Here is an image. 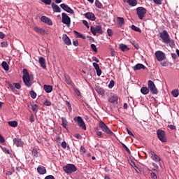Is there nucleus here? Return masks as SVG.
I'll use <instances>...</instances> for the list:
<instances>
[{
    "label": "nucleus",
    "instance_id": "nucleus-39",
    "mask_svg": "<svg viewBox=\"0 0 179 179\" xmlns=\"http://www.w3.org/2000/svg\"><path fill=\"white\" fill-rule=\"evenodd\" d=\"M41 2L45 3V5H52V0H41Z\"/></svg>",
    "mask_w": 179,
    "mask_h": 179
},
{
    "label": "nucleus",
    "instance_id": "nucleus-5",
    "mask_svg": "<svg viewBox=\"0 0 179 179\" xmlns=\"http://www.w3.org/2000/svg\"><path fill=\"white\" fill-rule=\"evenodd\" d=\"M90 30L93 36H96L97 34H103V28L100 25H96V27L91 26Z\"/></svg>",
    "mask_w": 179,
    "mask_h": 179
},
{
    "label": "nucleus",
    "instance_id": "nucleus-48",
    "mask_svg": "<svg viewBox=\"0 0 179 179\" xmlns=\"http://www.w3.org/2000/svg\"><path fill=\"white\" fill-rule=\"evenodd\" d=\"M43 105L46 106L47 107H50L51 106V101L46 100L44 103Z\"/></svg>",
    "mask_w": 179,
    "mask_h": 179
},
{
    "label": "nucleus",
    "instance_id": "nucleus-51",
    "mask_svg": "<svg viewBox=\"0 0 179 179\" xmlns=\"http://www.w3.org/2000/svg\"><path fill=\"white\" fill-rule=\"evenodd\" d=\"M107 33H108V35L109 36V37H113V30L112 29H108L107 30Z\"/></svg>",
    "mask_w": 179,
    "mask_h": 179
},
{
    "label": "nucleus",
    "instance_id": "nucleus-33",
    "mask_svg": "<svg viewBox=\"0 0 179 179\" xmlns=\"http://www.w3.org/2000/svg\"><path fill=\"white\" fill-rule=\"evenodd\" d=\"M8 124L10 125V127H13V128H16V127H17V121H9Z\"/></svg>",
    "mask_w": 179,
    "mask_h": 179
},
{
    "label": "nucleus",
    "instance_id": "nucleus-10",
    "mask_svg": "<svg viewBox=\"0 0 179 179\" xmlns=\"http://www.w3.org/2000/svg\"><path fill=\"white\" fill-rule=\"evenodd\" d=\"M155 57L157 61L159 62H162V61H164V59H166V54L160 50L155 52Z\"/></svg>",
    "mask_w": 179,
    "mask_h": 179
},
{
    "label": "nucleus",
    "instance_id": "nucleus-53",
    "mask_svg": "<svg viewBox=\"0 0 179 179\" xmlns=\"http://www.w3.org/2000/svg\"><path fill=\"white\" fill-rule=\"evenodd\" d=\"M153 2L156 3V5H162V0H153Z\"/></svg>",
    "mask_w": 179,
    "mask_h": 179
},
{
    "label": "nucleus",
    "instance_id": "nucleus-12",
    "mask_svg": "<svg viewBox=\"0 0 179 179\" xmlns=\"http://www.w3.org/2000/svg\"><path fill=\"white\" fill-rule=\"evenodd\" d=\"M76 118H77L78 127H80V128H82V129L86 131V124H85V121H83V119H82V117L78 116Z\"/></svg>",
    "mask_w": 179,
    "mask_h": 179
},
{
    "label": "nucleus",
    "instance_id": "nucleus-61",
    "mask_svg": "<svg viewBox=\"0 0 179 179\" xmlns=\"http://www.w3.org/2000/svg\"><path fill=\"white\" fill-rule=\"evenodd\" d=\"M0 38L3 39L5 38V34L3 32L0 31Z\"/></svg>",
    "mask_w": 179,
    "mask_h": 179
},
{
    "label": "nucleus",
    "instance_id": "nucleus-25",
    "mask_svg": "<svg viewBox=\"0 0 179 179\" xmlns=\"http://www.w3.org/2000/svg\"><path fill=\"white\" fill-rule=\"evenodd\" d=\"M39 64H41V66L43 68V69H45L47 68V66L45 65V59H44V57L39 58Z\"/></svg>",
    "mask_w": 179,
    "mask_h": 179
},
{
    "label": "nucleus",
    "instance_id": "nucleus-21",
    "mask_svg": "<svg viewBox=\"0 0 179 179\" xmlns=\"http://www.w3.org/2000/svg\"><path fill=\"white\" fill-rule=\"evenodd\" d=\"M14 145H16L17 147H20L23 145V142H22V139L19 138H15L13 139Z\"/></svg>",
    "mask_w": 179,
    "mask_h": 179
},
{
    "label": "nucleus",
    "instance_id": "nucleus-16",
    "mask_svg": "<svg viewBox=\"0 0 179 179\" xmlns=\"http://www.w3.org/2000/svg\"><path fill=\"white\" fill-rule=\"evenodd\" d=\"M37 171L38 173V174H46L47 173V169H45V167H44L43 166L39 165L37 168Z\"/></svg>",
    "mask_w": 179,
    "mask_h": 179
},
{
    "label": "nucleus",
    "instance_id": "nucleus-32",
    "mask_svg": "<svg viewBox=\"0 0 179 179\" xmlns=\"http://www.w3.org/2000/svg\"><path fill=\"white\" fill-rule=\"evenodd\" d=\"M1 66L3 67L4 71H9V65H8V63L6 62H3L1 63Z\"/></svg>",
    "mask_w": 179,
    "mask_h": 179
},
{
    "label": "nucleus",
    "instance_id": "nucleus-15",
    "mask_svg": "<svg viewBox=\"0 0 179 179\" xmlns=\"http://www.w3.org/2000/svg\"><path fill=\"white\" fill-rule=\"evenodd\" d=\"M41 20L43 22V23H46V24H48L49 26H52V20H51V18L43 15L41 17Z\"/></svg>",
    "mask_w": 179,
    "mask_h": 179
},
{
    "label": "nucleus",
    "instance_id": "nucleus-3",
    "mask_svg": "<svg viewBox=\"0 0 179 179\" xmlns=\"http://www.w3.org/2000/svg\"><path fill=\"white\" fill-rule=\"evenodd\" d=\"M64 171L67 174H72V173H75L78 170L76 166L72 164H68L66 166H64Z\"/></svg>",
    "mask_w": 179,
    "mask_h": 179
},
{
    "label": "nucleus",
    "instance_id": "nucleus-55",
    "mask_svg": "<svg viewBox=\"0 0 179 179\" xmlns=\"http://www.w3.org/2000/svg\"><path fill=\"white\" fill-rule=\"evenodd\" d=\"M66 145H67V144H66V141L62 142V148L63 149H66Z\"/></svg>",
    "mask_w": 179,
    "mask_h": 179
},
{
    "label": "nucleus",
    "instance_id": "nucleus-46",
    "mask_svg": "<svg viewBox=\"0 0 179 179\" xmlns=\"http://www.w3.org/2000/svg\"><path fill=\"white\" fill-rule=\"evenodd\" d=\"M91 48L92 51H94V52H97V47H96V45L91 44Z\"/></svg>",
    "mask_w": 179,
    "mask_h": 179
},
{
    "label": "nucleus",
    "instance_id": "nucleus-54",
    "mask_svg": "<svg viewBox=\"0 0 179 179\" xmlns=\"http://www.w3.org/2000/svg\"><path fill=\"white\" fill-rule=\"evenodd\" d=\"M150 176H151V178H152L153 179H157V176L156 175L155 173L152 172Z\"/></svg>",
    "mask_w": 179,
    "mask_h": 179
},
{
    "label": "nucleus",
    "instance_id": "nucleus-9",
    "mask_svg": "<svg viewBox=\"0 0 179 179\" xmlns=\"http://www.w3.org/2000/svg\"><path fill=\"white\" fill-rule=\"evenodd\" d=\"M159 37L164 43H166L170 39V35L166 30H164L159 33Z\"/></svg>",
    "mask_w": 179,
    "mask_h": 179
},
{
    "label": "nucleus",
    "instance_id": "nucleus-58",
    "mask_svg": "<svg viewBox=\"0 0 179 179\" xmlns=\"http://www.w3.org/2000/svg\"><path fill=\"white\" fill-rule=\"evenodd\" d=\"M29 121L30 122H34V116L33 115H30Z\"/></svg>",
    "mask_w": 179,
    "mask_h": 179
},
{
    "label": "nucleus",
    "instance_id": "nucleus-1",
    "mask_svg": "<svg viewBox=\"0 0 179 179\" xmlns=\"http://www.w3.org/2000/svg\"><path fill=\"white\" fill-rule=\"evenodd\" d=\"M22 73V80L25 86L27 87H31V85L34 83V77L33 75H30V73H29V71H27L26 69H23Z\"/></svg>",
    "mask_w": 179,
    "mask_h": 179
},
{
    "label": "nucleus",
    "instance_id": "nucleus-19",
    "mask_svg": "<svg viewBox=\"0 0 179 179\" xmlns=\"http://www.w3.org/2000/svg\"><path fill=\"white\" fill-rule=\"evenodd\" d=\"M134 71H140V69H146V66L142 64H137L133 66Z\"/></svg>",
    "mask_w": 179,
    "mask_h": 179
},
{
    "label": "nucleus",
    "instance_id": "nucleus-22",
    "mask_svg": "<svg viewBox=\"0 0 179 179\" xmlns=\"http://www.w3.org/2000/svg\"><path fill=\"white\" fill-rule=\"evenodd\" d=\"M52 8L53 9V12L61 13V8L55 3H52Z\"/></svg>",
    "mask_w": 179,
    "mask_h": 179
},
{
    "label": "nucleus",
    "instance_id": "nucleus-31",
    "mask_svg": "<svg viewBox=\"0 0 179 179\" xmlns=\"http://www.w3.org/2000/svg\"><path fill=\"white\" fill-rule=\"evenodd\" d=\"M130 6H136L138 5V1L136 0H128V3Z\"/></svg>",
    "mask_w": 179,
    "mask_h": 179
},
{
    "label": "nucleus",
    "instance_id": "nucleus-59",
    "mask_svg": "<svg viewBox=\"0 0 179 179\" xmlns=\"http://www.w3.org/2000/svg\"><path fill=\"white\" fill-rule=\"evenodd\" d=\"M5 138L0 134V143H4Z\"/></svg>",
    "mask_w": 179,
    "mask_h": 179
},
{
    "label": "nucleus",
    "instance_id": "nucleus-18",
    "mask_svg": "<svg viewBox=\"0 0 179 179\" xmlns=\"http://www.w3.org/2000/svg\"><path fill=\"white\" fill-rule=\"evenodd\" d=\"M85 17H87V19H89L90 20H96V15H94V14H93L92 13H87L85 14Z\"/></svg>",
    "mask_w": 179,
    "mask_h": 179
},
{
    "label": "nucleus",
    "instance_id": "nucleus-43",
    "mask_svg": "<svg viewBox=\"0 0 179 179\" xmlns=\"http://www.w3.org/2000/svg\"><path fill=\"white\" fill-rule=\"evenodd\" d=\"M122 148H124V149L126 150V152H127V153H129L130 155L131 150H129V148H128V147L124 143H122Z\"/></svg>",
    "mask_w": 179,
    "mask_h": 179
},
{
    "label": "nucleus",
    "instance_id": "nucleus-35",
    "mask_svg": "<svg viewBox=\"0 0 179 179\" xmlns=\"http://www.w3.org/2000/svg\"><path fill=\"white\" fill-rule=\"evenodd\" d=\"M131 30H134V31H137L138 33H142V30L135 25H131Z\"/></svg>",
    "mask_w": 179,
    "mask_h": 179
},
{
    "label": "nucleus",
    "instance_id": "nucleus-36",
    "mask_svg": "<svg viewBox=\"0 0 179 179\" xmlns=\"http://www.w3.org/2000/svg\"><path fill=\"white\" fill-rule=\"evenodd\" d=\"M95 132L98 138H103V132L99 131V128H95Z\"/></svg>",
    "mask_w": 179,
    "mask_h": 179
},
{
    "label": "nucleus",
    "instance_id": "nucleus-17",
    "mask_svg": "<svg viewBox=\"0 0 179 179\" xmlns=\"http://www.w3.org/2000/svg\"><path fill=\"white\" fill-rule=\"evenodd\" d=\"M34 29L36 33H38V34H41L42 36H44V34H45V29L43 28H40L38 27H34Z\"/></svg>",
    "mask_w": 179,
    "mask_h": 179
},
{
    "label": "nucleus",
    "instance_id": "nucleus-30",
    "mask_svg": "<svg viewBox=\"0 0 179 179\" xmlns=\"http://www.w3.org/2000/svg\"><path fill=\"white\" fill-rule=\"evenodd\" d=\"M118 101V96L117 95L112 96L109 98L108 101L110 103H115V101Z\"/></svg>",
    "mask_w": 179,
    "mask_h": 179
},
{
    "label": "nucleus",
    "instance_id": "nucleus-8",
    "mask_svg": "<svg viewBox=\"0 0 179 179\" xmlns=\"http://www.w3.org/2000/svg\"><path fill=\"white\" fill-rule=\"evenodd\" d=\"M137 10V15L139 17V19H141V20H142V19H143V17H145V15H146V8H143V7H138L136 8Z\"/></svg>",
    "mask_w": 179,
    "mask_h": 179
},
{
    "label": "nucleus",
    "instance_id": "nucleus-64",
    "mask_svg": "<svg viewBox=\"0 0 179 179\" xmlns=\"http://www.w3.org/2000/svg\"><path fill=\"white\" fill-rule=\"evenodd\" d=\"M92 60L95 61V62H97V63L100 62V60H99V59H97V57H93Z\"/></svg>",
    "mask_w": 179,
    "mask_h": 179
},
{
    "label": "nucleus",
    "instance_id": "nucleus-40",
    "mask_svg": "<svg viewBox=\"0 0 179 179\" xmlns=\"http://www.w3.org/2000/svg\"><path fill=\"white\" fill-rule=\"evenodd\" d=\"M95 6H96V8H99V9H101V6H103L101 3H100L99 0L95 1Z\"/></svg>",
    "mask_w": 179,
    "mask_h": 179
},
{
    "label": "nucleus",
    "instance_id": "nucleus-45",
    "mask_svg": "<svg viewBox=\"0 0 179 179\" xmlns=\"http://www.w3.org/2000/svg\"><path fill=\"white\" fill-rule=\"evenodd\" d=\"M65 82L67 83V85H71L72 80H71V78L69 77L65 76Z\"/></svg>",
    "mask_w": 179,
    "mask_h": 179
},
{
    "label": "nucleus",
    "instance_id": "nucleus-49",
    "mask_svg": "<svg viewBox=\"0 0 179 179\" xmlns=\"http://www.w3.org/2000/svg\"><path fill=\"white\" fill-rule=\"evenodd\" d=\"M80 153L85 154L86 153V148H85V147L81 146L80 148Z\"/></svg>",
    "mask_w": 179,
    "mask_h": 179
},
{
    "label": "nucleus",
    "instance_id": "nucleus-63",
    "mask_svg": "<svg viewBox=\"0 0 179 179\" xmlns=\"http://www.w3.org/2000/svg\"><path fill=\"white\" fill-rule=\"evenodd\" d=\"M55 141H57L59 143H61V137L57 136L55 138Z\"/></svg>",
    "mask_w": 179,
    "mask_h": 179
},
{
    "label": "nucleus",
    "instance_id": "nucleus-27",
    "mask_svg": "<svg viewBox=\"0 0 179 179\" xmlns=\"http://www.w3.org/2000/svg\"><path fill=\"white\" fill-rule=\"evenodd\" d=\"M62 125L65 128V129H68V120H66V118L62 117Z\"/></svg>",
    "mask_w": 179,
    "mask_h": 179
},
{
    "label": "nucleus",
    "instance_id": "nucleus-13",
    "mask_svg": "<svg viewBox=\"0 0 179 179\" xmlns=\"http://www.w3.org/2000/svg\"><path fill=\"white\" fill-rule=\"evenodd\" d=\"M60 8L63 9V10H65V12H67L68 13H71V15H73L75 12L68 5L65 3L60 4Z\"/></svg>",
    "mask_w": 179,
    "mask_h": 179
},
{
    "label": "nucleus",
    "instance_id": "nucleus-2",
    "mask_svg": "<svg viewBox=\"0 0 179 179\" xmlns=\"http://www.w3.org/2000/svg\"><path fill=\"white\" fill-rule=\"evenodd\" d=\"M99 127L101 128V129L103 131V132H106L107 135H110L112 136V135H114L113 132L108 128V126L104 123L103 121H100L99 123Z\"/></svg>",
    "mask_w": 179,
    "mask_h": 179
},
{
    "label": "nucleus",
    "instance_id": "nucleus-7",
    "mask_svg": "<svg viewBox=\"0 0 179 179\" xmlns=\"http://www.w3.org/2000/svg\"><path fill=\"white\" fill-rule=\"evenodd\" d=\"M62 22L64 24H66L68 27L71 26V17L65 13H62Z\"/></svg>",
    "mask_w": 179,
    "mask_h": 179
},
{
    "label": "nucleus",
    "instance_id": "nucleus-41",
    "mask_svg": "<svg viewBox=\"0 0 179 179\" xmlns=\"http://www.w3.org/2000/svg\"><path fill=\"white\" fill-rule=\"evenodd\" d=\"M32 155L35 157H38V151H37V149H33L32 150Z\"/></svg>",
    "mask_w": 179,
    "mask_h": 179
},
{
    "label": "nucleus",
    "instance_id": "nucleus-34",
    "mask_svg": "<svg viewBox=\"0 0 179 179\" xmlns=\"http://www.w3.org/2000/svg\"><path fill=\"white\" fill-rule=\"evenodd\" d=\"M96 90L98 94H101V96L104 95V93H106V91H104V90L101 87H98Z\"/></svg>",
    "mask_w": 179,
    "mask_h": 179
},
{
    "label": "nucleus",
    "instance_id": "nucleus-29",
    "mask_svg": "<svg viewBox=\"0 0 179 179\" xmlns=\"http://www.w3.org/2000/svg\"><path fill=\"white\" fill-rule=\"evenodd\" d=\"M165 44H169V46L171 48H173V47H176V43H174V40L169 38V40L165 43Z\"/></svg>",
    "mask_w": 179,
    "mask_h": 179
},
{
    "label": "nucleus",
    "instance_id": "nucleus-62",
    "mask_svg": "<svg viewBox=\"0 0 179 179\" xmlns=\"http://www.w3.org/2000/svg\"><path fill=\"white\" fill-rule=\"evenodd\" d=\"M75 138H76L77 139H82V136H80V134H75Z\"/></svg>",
    "mask_w": 179,
    "mask_h": 179
},
{
    "label": "nucleus",
    "instance_id": "nucleus-42",
    "mask_svg": "<svg viewBox=\"0 0 179 179\" xmlns=\"http://www.w3.org/2000/svg\"><path fill=\"white\" fill-rule=\"evenodd\" d=\"M32 110L34 113H37V111H38V106H37V104L32 106Z\"/></svg>",
    "mask_w": 179,
    "mask_h": 179
},
{
    "label": "nucleus",
    "instance_id": "nucleus-50",
    "mask_svg": "<svg viewBox=\"0 0 179 179\" xmlns=\"http://www.w3.org/2000/svg\"><path fill=\"white\" fill-rule=\"evenodd\" d=\"M74 34H76L77 38H80L82 34L78 32L77 31H73Z\"/></svg>",
    "mask_w": 179,
    "mask_h": 179
},
{
    "label": "nucleus",
    "instance_id": "nucleus-20",
    "mask_svg": "<svg viewBox=\"0 0 179 179\" xmlns=\"http://www.w3.org/2000/svg\"><path fill=\"white\" fill-rule=\"evenodd\" d=\"M117 24L120 25V27H122V26H124V24H125V20L124 19V17H117Z\"/></svg>",
    "mask_w": 179,
    "mask_h": 179
},
{
    "label": "nucleus",
    "instance_id": "nucleus-38",
    "mask_svg": "<svg viewBox=\"0 0 179 179\" xmlns=\"http://www.w3.org/2000/svg\"><path fill=\"white\" fill-rule=\"evenodd\" d=\"M29 94L31 97V99H36L37 97V94L36 93V92L31 90L29 92Z\"/></svg>",
    "mask_w": 179,
    "mask_h": 179
},
{
    "label": "nucleus",
    "instance_id": "nucleus-57",
    "mask_svg": "<svg viewBox=\"0 0 179 179\" xmlns=\"http://www.w3.org/2000/svg\"><path fill=\"white\" fill-rule=\"evenodd\" d=\"M73 45H75V47H78V45H79V43L78 42L77 40H73Z\"/></svg>",
    "mask_w": 179,
    "mask_h": 179
},
{
    "label": "nucleus",
    "instance_id": "nucleus-37",
    "mask_svg": "<svg viewBox=\"0 0 179 179\" xmlns=\"http://www.w3.org/2000/svg\"><path fill=\"white\" fill-rule=\"evenodd\" d=\"M171 94L173 96V97H178V95H179L178 90H172L171 91Z\"/></svg>",
    "mask_w": 179,
    "mask_h": 179
},
{
    "label": "nucleus",
    "instance_id": "nucleus-47",
    "mask_svg": "<svg viewBox=\"0 0 179 179\" xmlns=\"http://www.w3.org/2000/svg\"><path fill=\"white\" fill-rule=\"evenodd\" d=\"M93 66L95 69V71H97V69H100V66H99V64L96 62L93 63Z\"/></svg>",
    "mask_w": 179,
    "mask_h": 179
},
{
    "label": "nucleus",
    "instance_id": "nucleus-44",
    "mask_svg": "<svg viewBox=\"0 0 179 179\" xmlns=\"http://www.w3.org/2000/svg\"><path fill=\"white\" fill-rule=\"evenodd\" d=\"M115 85V83L114 82V80H110V83L108 85V88L109 89H113V87H114Z\"/></svg>",
    "mask_w": 179,
    "mask_h": 179
},
{
    "label": "nucleus",
    "instance_id": "nucleus-24",
    "mask_svg": "<svg viewBox=\"0 0 179 179\" xmlns=\"http://www.w3.org/2000/svg\"><path fill=\"white\" fill-rule=\"evenodd\" d=\"M63 39H64V43L66 45H71V44H72V42H71V39L66 35H64Z\"/></svg>",
    "mask_w": 179,
    "mask_h": 179
},
{
    "label": "nucleus",
    "instance_id": "nucleus-4",
    "mask_svg": "<svg viewBox=\"0 0 179 179\" xmlns=\"http://www.w3.org/2000/svg\"><path fill=\"white\" fill-rule=\"evenodd\" d=\"M148 89H150L152 94H159V90H157V88L156 87V85H155V83L153 81L148 80Z\"/></svg>",
    "mask_w": 179,
    "mask_h": 179
},
{
    "label": "nucleus",
    "instance_id": "nucleus-28",
    "mask_svg": "<svg viewBox=\"0 0 179 179\" xmlns=\"http://www.w3.org/2000/svg\"><path fill=\"white\" fill-rule=\"evenodd\" d=\"M141 92L143 94H149L150 90L147 87H143L141 88Z\"/></svg>",
    "mask_w": 179,
    "mask_h": 179
},
{
    "label": "nucleus",
    "instance_id": "nucleus-26",
    "mask_svg": "<svg viewBox=\"0 0 179 179\" xmlns=\"http://www.w3.org/2000/svg\"><path fill=\"white\" fill-rule=\"evenodd\" d=\"M43 90H45V92L47 93H51V92H52V87L51 85H44Z\"/></svg>",
    "mask_w": 179,
    "mask_h": 179
},
{
    "label": "nucleus",
    "instance_id": "nucleus-23",
    "mask_svg": "<svg viewBox=\"0 0 179 179\" xmlns=\"http://www.w3.org/2000/svg\"><path fill=\"white\" fill-rule=\"evenodd\" d=\"M119 48L121 50V51H123V52H125L126 51H129V48L125 44H120Z\"/></svg>",
    "mask_w": 179,
    "mask_h": 179
},
{
    "label": "nucleus",
    "instance_id": "nucleus-56",
    "mask_svg": "<svg viewBox=\"0 0 179 179\" xmlns=\"http://www.w3.org/2000/svg\"><path fill=\"white\" fill-rule=\"evenodd\" d=\"M169 128L171 129V131H174V129H176V126L173 124H169Z\"/></svg>",
    "mask_w": 179,
    "mask_h": 179
},
{
    "label": "nucleus",
    "instance_id": "nucleus-52",
    "mask_svg": "<svg viewBox=\"0 0 179 179\" xmlns=\"http://www.w3.org/2000/svg\"><path fill=\"white\" fill-rule=\"evenodd\" d=\"M1 47L6 48V47H8V42H6V41L1 42Z\"/></svg>",
    "mask_w": 179,
    "mask_h": 179
},
{
    "label": "nucleus",
    "instance_id": "nucleus-6",
    "mask_svg": "<svg viewBox=\"0 0 179 179\" xmlns=\"http://www.w3.org/2000/svg\"><path fill=\"white\" fill-rule=\"evenodd\" d=\"M157 135L158 139L161 141V142H167V138H166V131L162 129L157 130Z\"/></svg>",
    "mask_w": 179,
    "mask_h": 179
},
{
    "label": "nucleus",
    "instance_id": "nucleus-14",
    "mask_svg": "<svg viewBox=\"0 0 179 179\" xmlns=\"http://www.w3.org/2000/svg\"><path fill=\"white\" fill-rule=\"evenodd\" d=\"M10 89H11L12 92L15 93L16 92V89L18 90H20L22 89V85H20L19 83H14L13 84H10L9 85Z\"/></svg>",
    "mask_w": 179,
    "mask_h": 179
},
{
    "label": "nucleus",
    "instance_id": "nucleus-11",
    "mask_svg": "<svg viewBox=\"0 0 179 179\" xmlns=\"http://www.w3.org/2000/svg\"><path fill=\"white\" fill-rule=\"evenodd\" d=\"M148 153L150 154V157H151V159H152L154 162H156L157 163V162H162V159L160 158V157L157 155V154L155 153L152 150H149Z\"/></svg>",
    "mask_w": 179,
    "mask_h": 179
},
{
    "label": "nucleus",
    "instance_id": "nucleus-60",
    "mask_svg": "<svg viewBox=\"0 0 179 179\" xmlns=\"http://www.w3.org/2000/svg\"><path fill=\"white\" fill-rule=\"evenodd\" d=\"M96 71L98 76H100V75H101V69H98L97 70H96Z\"/></svg>",
    "mask_w": 179,
    "mask_h": 179
}]
</instances>
